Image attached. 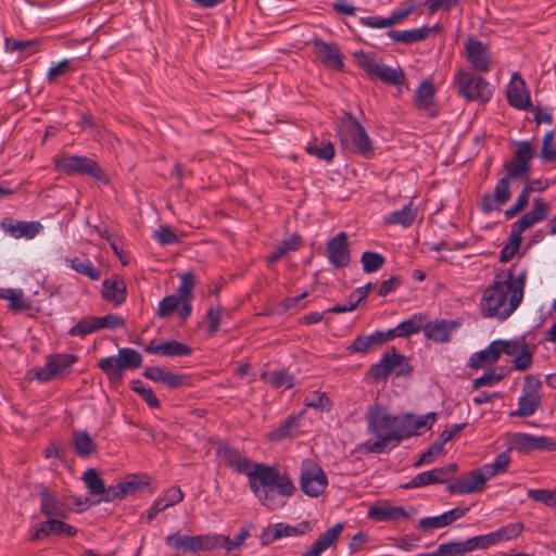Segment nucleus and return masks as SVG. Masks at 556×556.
Segmentation results:
<instances>
[{
    "mask_svg": "<svg viewBox=\"0 0 556 556\" xmlns=\"http://www.w3.org/2000/svg\"><path fill=\"white\" fill-rule=\"evenodd\" d=\"M301 533H304V531H299L296 528L292 526L280 522L276 523L275 526L268 527L263 532L262 542L263 544H269L283 536H292Z\"/></svg>",
    "mask_w": 556,
    "mask_h": 556,
    "instance_id": "c9c22d12",
    "label": "nucleus"
},
{
    "mask_svg": "<svg viewBox=\"0 0 556 556\" xmlns=\"http://www.w3.org/2000/svg\"><path fill=\"white\" fill-rule=\"evenodd\" d=\"M73 445L76 454L81 458H87L97 451L96 443L86 431L74 432Z\"/></svg>",
    "mask_w": 556,
    "mask_h": 556,
    "instance_id": "e433bc0d",
    "label": "nucleus"
},
{
    "mask_svg": "<svg viewBox=\"0 0 556 556\" xmlns=\"http://www.w3.org/2000/svg\"><path fill=\"white\" fill-rule=\"evenodd\" d=\"M509 450H516L523 454L534 452L535 435L523 432L514 433L509 440Z\"/></svg>",
    "mask_w": 556,
    "mask_h": 556,
    "instance_id": "ea45409f",
    "label": "nucleus"
},
{
    "mask_svg": "<svg viewBox=\"0 0 556 556\" xmlns=\"http://www.w3.org/2000/svg\"><path fill=\"white\" fill-rule=\"evenodd\" d=\"M549 211V205L545 203L541 198L533 200V207L527 212L521 218L515 222L511 226V230L521 236V233L534 224L546 218Z\"/></svg>",
    "mask_w": 556,
    "mask_h": 556,
    "instance_id": "b1692460",
    "label": "nucleus"
},
{
    "mask_svg": "<svg viewBox=\"0 0 556 556\" xmlns=\"http://www.w3.org/2000/svg\"><path fill=\"white\" fill-rule=\"evenodd\" d=\"M40 511L48 518H66L70 509L53 492L45 488L40 492Z\"/></svg>",
    "mask_w": 556,
    "mask_h": 556,
    "instance_id": "cd10ccee",
    "label": "nucleus"
},
{
    "mask_svg": "<svg viewBox=\"0 0 556 556\" xmlns=\"http://www.w3.org/2000/svg\"><path fill=\"white\" fill-rule=\"evenodd\" d=\"M0 298L9 301V308L14 313L28 311L31 307L29 301L24 299L22 290L5 289L0 291Z\"/></svg>",
    "mask_w": 556,
    "mask_h": 556,
    "instance_id": "4c0bfd02",
    "label": "nucleus"
},
{
    "mask_svg": "<svg viewBox=\"0 0 556 556\" xmlns=\"http://www.w3.org/2000/svg\"><path fill=\"white\" fill-rule=\"evenodd\" d=\"M523 531V525L520 522L508 523L496 531L477 535L464 540L468 554L477 549H486L500 542L509 541L518 538Z\"/></svg>",
    "mask_w": 556,
    "mask_h": 556,
    "instance_id": "6e6552de",
    "label": "nucleus"
},
{
    "mask_svg": "<svg viewBox=\"0 0 556 556\" xmlns=\"http://www.w3.org/2000/svg\"><path fill=\"white\" fill-rule=\"evenodd\" d=\"M307 153L318 157L319 160L330 162L334 157V147L330 141L323 140L321 142H311L306 147Z\"/></svg>",
    "mask_w": 556,
    "mask_h": 556,
    "instance_id": "a18cd8bd",
    "label": "nucleus"
},
{
    "mask_svg": "<svg viewBox=\"0 0 556 556\" xmlns=\"http://www.w3.org/2000/svg\"><path fill=\"white\" fill-rule=\"evenodd\" d=\"M459 327L455 320H435L424 326L422 331L428 340L437 343H447L451 341V333Z\"/></svg>",
    "mask_w": 556,
    "mask_h": 556,
    "instance_id": "bb28decb",
    "label": "nucleus"
},
{
    "mask_svg": "<svg viewBox=\"0 0 556 556\" xmlns=\"http://www.w3.org/2000/svg\"><path fill=\"white\" fill-rule=\"evenodd\" d=\"M439 26L407 29V30H389L387 35L396 42L412 45L414 42L422 41L429 37L432 30L438 29Z\"/></svg>",
    "mask_w": 556,
    "mask_h": 556,
    "instance_id": "2f4dec72",
    "label": "nucleus"
},
{
    "mask_svg": "<svg viewBox=\"0 0 556 556\" xmlns=\"http://www.w3.org/2000/svg\"><path fill=\"white\" fill-rule=\"evenodd\" d=\"M469 511L468 507H456L439 516L425 517L419 520L418 528L421 531H431L452 525Z\"/></svg>",
    "mask_w": 556,
    "mask_h": 556,
    "instance_id": "a878e982",
    "label": "nucleus"
},
{
    "mask_svg": "<svg viewBox=\"0 0 556 556\" xmlns=\"http://www.w3.org/2000/svg\"><path fill=\"white\" fill-rule=\"evenodd\" d=\"M304 404L307 407L318 408L321 410H330L332 407V403L330 399L324 392H314L311 395L306 396L304 400Z\"/></svg>",
    "mask_w": 556,
    "mask_h": 556,
    "instance_id": "680f3d73",
    "label": "nucleus"
},
{
    "mask_svg": "<svg viewBox=\"0 0 556 556\" xmlns=\"http://www.w3.org/2000/svg\"><path fill=\"white\" fill-rule=\"evenodd\" d=\"M66 263L76 273L88 277L91 280H99L101 277V270L93 266L92 262L88 258L73 257L66 258Z\"/></svg>",
    "mask_w": 556,
    "mask_h": 556,
    "instance_id": "58836bf2",
    "label": "nucleus"
},
{
    "mask_svg": "<svg viewBox=\"0 0 556 556\" xmlns=\"http://www.w3.org/2000/svg\"><path fill=\"white\" fill-rule=\"evenodd\" d=\"M367 516L378 521L409 518V514L403 507L390 505H374L369 508Z\"/></svg>",
    "mask_w": 556,
    "mask_h": 556,
    "instance_id": "473e14b6",
    "label": "nucleus"
},
{
    "mask_svg": "<svg viewBox=\"0 0 556 556\" xmlns=\"http://www.w3.org/2000/svg\"><path fill=\"white\" fill-rule=\"evenodd\" d=\"M456 85L459 96L467 101L488 102L492 97L490 84L472 73L459 71L456 74Z\"/></svg>",
    "mask_w": 556,
    "mask_h": 556,
    "instance_id": "0eeeda50",
    "label": "nucleus"
},
{
    "mask_svg": "<svg viewBox=\"0 0 556 556\" xmlns=\"http://www.w3.org/2000/svg\"><path fill=\"white\" fill-rule=\"evenodd\" d=\"M542 382L534 376L525 377L522 394L518 400V408L511 412V417L526 418L532 416L541 406L540 389Z\"/></svg>",
    "mask_w": 556,
    "mask_h": 556,
    "instance_id": "9b49d317",
    "label": "nucleus"
},
{
    "mask_svg": "<svg viewBox=\"0 0 556 556\" xmlns=\"http://www.w3.org/2000/svg\"><path fill=\"white\" fill-rule=\"evenodd\" d=\"M467 60L472 68L479 73H488L491 70V56L488 47L475 39L468 38L465 42Z\"/></svg>",
    "mask_w": 556,
    "mask_h": 556,
    "instance_id": "aec40b11",
    "label": "nucleus"
},
{
    "mask_svg": "<svg viewBox=\"0 0 556 556\" xmlns=\"http://www.w3.org/2000/svg\"><path fill=\"white\" fill-rule=\"evenodd\" d=\"M7 47L12 51H26L28 53H34L37 50V47L40 43L39 39L31 40H15V39H7Z\"/></svg>",
    "mask_w": 556,
    "mask_h": 556,
    "instance_id": "338daca9",
    "label": "nucleus"
},
{
    "mask_svg": "<svg viewBox=\"0 0 556 556\" xmlns=\"http://www.w3.org/2000/svg\"><path fill=\"white\" fill-rule=\"evenodd\" d=\"M343 523H336L321 533L307 551L300 556H320L327 548L331 547L343 530Z\"/></svg>",
    "mask_w": 556,
    "mask_h": 556,
    "instance_id": "c756f323",
    "label": "nucleus"
},
{
    "mask_svg": "<svg viewBox=\"0 0 556 556\" xmlns=\"http://www.w3.org/2000/svg\"><path fill=\"white\" fill-rule=\"evenodd\" d=\"M131 389L141 396L151 407H159L160 401L154 394L153 390L149 387H144L140 380L131 381Z\"/></svg>",
    "mask_w": 556,
    "mask_h": 556,
    "instance_id": "e2e57ef3",
    "label": "nucleus"
},
{
    "mask_svg": "<svg viewBox=\"0 0 556 556\" xmlns=\"http://www.w3.org/2000/svg\"><path fill=\"white\" fill-rule=\"evenodd\" d=\"M1 228L15 239H33L41 231L42 225L39 222H17L8 218L1 223Z\"/></svg>",
    "mask_w": 556,
    "mask_h": 556,
    "instance_id": "c85d7f7f",
    "label": "nucleus"
},
{
    "mask_svg": "<svg viewBox=\"0 0 556 556\" xmlns=\"http://www.w3.org/2000/svg\"><path fill=\"white\" fill-rule=\"evenodd\" d=\"M339 137L341 143L345 148L353 150L366 159L372 156V142L366 134L365 128L353 117L352 114L344 113L341 118Z\"/></svg>",
    "mask_w": 556,
    "mask_h": 556,
    "instance_id": "20e7f679",
    "label": "nucleus"
},
{
    "mask_svg": "<svg viewBox=\"0 0 556 556\" xmlns=\"http://www.w3.org/2000/svg\"><path fill=\"white\" fill-rule=\"evenodd\" d=\"M363 270L367 274L378 271L386 263V258L378 252L365 251L361 256Z\"/></svg>",
    "mask_w": 556,
    "mask_h": 556,
    "instance_id": "8fccbe9b",
    "label": "nucleus"
},
{
    "mask_svg": "<svg viewBox=\"0 0 556 556\" xmlns=\"http://www.w3.org/2000/svg\"><path fill=\"white\" fill-rule=\"evenodd\" d=\"M326 253L329 263L333 267H346L351 261L348 235L344 231H341L331 238L327 243Z\"/></svg>",
    "mask_w": 556,
    "mask_h": 556,
    "instance_id": "a211bd4d",
    "label": "nucleus"
},
{
    "mask_svg": "<svg viewBox=\"0 0 556 556\" xmlns=\"http://www.w3.org/2000/svg\"><path fill=\"white\" fill-rule=\"evenodd\" d=\"M554 141L555 132L553 130L547 131L543 138L541 149V157L544 162L556 161V146Z\"/></svg>",
    "mask_w": 556,
    "mask_h": 556,
    "instance_id": "bf43d9fd",
    "label": "nucleus"
},
{
    "mask_svg": "<svg viewBox=\"0 0 556 556\" xmlns=\"http://www.w3.org/2000/svg\"><path fill=\"white\" fill-rule=\"evenodd\" d=\"M34 529L35 531L30 536L31 541H40L49 535L71 538L77 533L76 528L56 518H48L47 521L36 525Z\"/></svg>",
    "mask_w": 556,
    "mask_h": 556,
    "instance_id": "412c9836",
    "label": "nucleus"
},
{
    "mask_svg": "<svg viewBox=\"0 0 556 556\" xmlns=\"http://www.w3.org/2000/svg\"><path fill=\"white\" fill-rule=\"evenodd\" d=\"M216 454L227 467L248 476L252 492L268 509L274 510L280 506L275 494L291 496L295 491L293 482L287 475H281L273 466L253 463L238 448L226 442L217 444Z\"/></svg>",
    "mask_w": 556,
    "mask_h": 556,
    "instance_id": "f257e3e1",
    "label": "nucleus"
},
{
    "mask_svg": "<svg viewBox=\"0 0 556 556\" xmlns=\"http://www.w3.org/2000/svg\"><path fill=\"white\" fill-rule=\"evenodd\" d=\"M533 191H534V189L531 187V185L526 184V186L521 190L520 194L518 195L515 204L505 212V216L507 219L513 218L514 216H516L520 211H522L527 206V204L529 202V195Z\"/></svg>",
    "mask_w": 556,
    "mask_h": 556,
    "instance_id": "13d9d810",
    "label": "nucleus"
},
{
    "mask_svg": "<svg viewBox=\"0 0 556 556\" xmlns=\"http://www.w3.org/2000/svg\"><path fill=\"white\" fill-rule=\"evenodd\" d=\"M496 349L498 350V357L502 354L515 356L527 342L525 338H519L516 340H495Z\"/></svg>",
    "mask_w": 556,
    "mask_h": 556,
    "instance_id": "6e6d98bb",
    "label": "nucleus"
},
{
    "mask_svg": "<svg viewBox=\"0 0 556 556\" xmlns=\"http://www.w3.org/2000/svg\"><path fill=\"white\" fill-rule=\"evenodd\" d=\"M509 448L506 452L498 454L495 462L492 464H485L482 469L486 477L490 479L498 473L505 472L510 463Z\"/></svg>",
    "mask_w": 556,
    "mask_h": 556,
    "instance_id": "de8ad7c7",
    "label": "nucleus"
},
{
    "mask_svg": "<svg viewBox=\"0 0 556 556\" xmlns=\"http://www.w3.org/2000/svg\"><path fill=\"white\" fill-rule=\"evenodd\" d=\"M521 243V236L515 232L514 230L510 231V235L508 237L507 244L502 249L501 251V262L506 263L509 262L515 254L518 252L519 247Z\"/></svg>",
    "mask_w": 556,
    "mask_h": 556,
    "instance_id": "4d7b16f0",
    "label": "nucleus"
},
{
    "mask_svg": "<svg viewBox=\"0 0 556 556\" xmlns=\"http://www.w3.org/2000/svg\"><path fill=\"white\" fill-rule=\"evenodd\" d=\"M55 168L66 175H89L102 179L103 173L96 161L87 156L63 155L54 160Z\"/></svg>",
    "mask_w": 556,
    "mask_h": 556,
    "instance_id": "f8f14e48",
    "label": "nucleus"
},
{
    "mask_svg": "<svg viewBox=\"0 0 556 556\" xmlns=\"http://www.w3.org/2000/svg\"><path fill=\"white\" fill-rule=\"evenodd\" d=\"M415 104L418 110L429 117H435L439 113L435 102V89L430 79L420 83L415 91Z\"/></svg>",
    "mask_w": 556,
    "mask_h": 556,
    "instance_id": "4be33fe9",
    "label": "nucleus"
},
{
    "mask_svg": "<svg viewBox=\"0 0 556 556\" xmlns=\"http://www.w3.org/2000/svg\"><path fill=\"white\" fill-rule=\"evenodd\" d=\"M301 243V238L298 235H293L291 238L282 240L277 248L270 253L267 261L269 264H274L281 260L288 252L295 251Z\"/></svg>",
    "mask_w": 556,
    "mask_h": 556,
    "instance_id": "c03bdc74",
    "label": "nucleus"
},
{
    "mask_svg": "<svg viewBox=\"0 0 556 556\" xmlns=\"http://www.w3.org/2000/svg\"><path fill=\"white\" fill-rule=\"evenodd\" d=\"M101 295L105 301L114 303L115 305L124 303L127 295V288L124 279L118 276L105 279L102 282Z\"/></svg>",
    "mask_w": 556,
    "mask_h": 556,
    "instance_id": "7c9ffc66",
    "label": "nucleus"
},
{
    "mask_svg": "<svg viewBox=\"0 0 556 556\" xmlns=\"http://www.w3.org/2000/svg\"><path fill=\"white\" fill-rule=\"evenodd\" d=\"M498 358V350L496 349L495 342L492 341L486 349L471 355L468 366L478 369L486 364L491 365L496 363Z\"/></svg>",
    "mask_w": 556,
    "mask_h": 556,
    "instance_id": "f704fd0d",
    "label": "nucleus"
},
{
    "mask_svg": "<svg viewBox=\"0 0 556 556\" xmlns=\"http://www.w3.org/2000/svg\"><path fill=\"white\" fill-rule=\"evenodd\" d=\"M416 218V210L412 205H405L399 211H394L386 217V223L391 225L410 226Z\"/></svg>",
    "mask_w": 556,
    "mask_h": 556,
    "instance_id": "a19ab883",
    "label": "nucleus"
},
{
    "mask_svg": "<svg viewBox=\"0 0 556 556\" xmlns=\"http://www.w3.org/2000/svg\"><path fill=\"white\" fill-rule=\"evenodd\" d=\"M75 67L73 66V62L71 60H63L59 63L53 64L47 75V79L49 84H53L58 77L65 75L66 73L74 72Z\"/></svg>",
    "mask_w": 556,
    "mask_h": 556,
    "instance_id": "0e129e2a",
    "label": "nucleus"
},
{
    "mask_svg": "<svg viewBox=\"0 0 556 556\" xmlns=\"http://www.w3.org/2000/svg\"><path fill=\"white\" fill-rule=\"evenodd\" d=\"M457 469L458 466L455 463H452L443 467L420 472L417 476H415L409 482L403 484L402 488L416 489L435 483H444L456 473Z\"/></svg>",
    "mask_w": 556,
    "mask_h": 556,
    "instance_id": "2eb2a0df",
    "label": "nucleus"
},
{
    "mask_svg": "<svg viewBox=\"0 0 556 556\" xmlns=\"http://www.w3.org/2000/svg\"><path fill=\"white\" fill-rule=\"evenodd\" d=\"M534 350L529 346L528 343L522 345V349L515 355L513 359L514 368L518 371L528 370L533 363Z\"/></svg>",
    "mask_w": 556,
    "mask_h": 556,
    "instance_id": "3c124183",
    "label": "nucleus"
},
{
    "mask_svg": "<svg viewBox=\"0 0 556 556\" xmlns=\"http://www.w3.org/2000/svg\"><path fill=\"white\" fill-rule=\"evenodd\" d=\"M489 480L483 469L472 470L469 473L462 476L459 479L450 483L446 490L451 494H469L477 493L484 489L485 482Z\"/></svg>",
    "mask_w": 556,
    "mask_h": 556,
    "instance_id": "6ab92c4d",
    "label": "nucleus"
},
{
    "mask_svg": "<svg viewBox=\"0 0 556 556\" xmlns=\"http://www.w3.org/2000/svg\"><path fill=\"white\" fill-rule=\"evenodd\" d=\"M437 419L435 413H428L421 416L405 414L397 416V445L409 437L418 434V429H430Z\"/></svg>",
    "mask_w": 556,
    "mask_h": 556,
    "instance_id": "ddd939ff",
    "label": "nucleus"
},
{
    "mask_svg": "<svg viewBox=\"0 0 556 556\" xmlns=\"http://www.w3.org/2000/svg\"><path fill=\"white\" fill-rule=\"evenodd\" d=\"M526 286V271L514 277L513 270L501 271L481 298V313L484 317L507 319L520 305Z\"/></svg>",
    "mask_w": 556,
    "mask_h": 556,
    "instance_id": "f03ea898",
    "label": "nucleus"
},
{
    "mask_svg": "<svg viewBox=\"0 0 556 556\" xmlns=\"http://www.w3.org/2000/svg\"><path fill=\"white\" fill-rule=\"evenodd\" d=\"M421 321L419 315H414L412 318L400 323L395 328L391 329L394 338H407L410 334L419 332L424 328Z\"/></svg>",
    "mask_w": 556,
    "mask_h": 556,
    "instance_id": "79ce46f5",
    "label": "nucleus"
},
{
    "mask_svg": "<svg viewBox=\"0 0 556 556\" xmlns=\"http://www.w3.org/2000/svg\"><path fill=\"white\" fill-rule=\"evenodd\" d=\"M98 330L97 326V316H87L81 318L74 327L68 330V334L71 336H79L84 337L88 333L94 332Z\"/></svg>",
    "mask_w": 556,
    "mask_h": 556,
    "instance_id": "5fc2aeb1",
    "label": "nucleus"
},
{
    "mask_svg": "<svg viewBox=\"0 0 556 556\" xmlns=\"http://www.w3.org/2000/svg\"><path fill=\"white\" fill-rule=\"evenodd\" d=\"M371 348H376L374 344V340L371 336H359L357 337L348 348L346 350L350 353H366Z\"/></svg>",
    "mask_w": 556,
    "mask_h": 556,
    "instance_id": "774afa93",
    "label": "nucleus"
},
{
    "mask_svg": "<svg viewBox=\"0 0 556 556\" xmlns=\"http://www.w3.org/2000/svg\"><path fill=\"white\" fill-rule=\"evenodd\" d=\"M191 354V349L176 340H172L165 343H162V355L163 356H188Z\"/></svg>",
    "mask_w": 556,
    "mask_h": 556,
    "instance_id": "052dcab7",
    "label": "nucleus"
},
{
    "mask_svg": "<svg viewBox=\"0 0 556 556\" xmlns=\"http://www.w3.org/2000/svg\"><path fill=\"white\" fill-rule=\"evenodd\" d=\"M229 536L222 534H201L192 535V546H194V553L200 551H211L222 545V543H228Z\"/></svg>",
    "mask_w": 556,
    "mask_h": 556,
    "instance_id": "72a5a7b5",
    "label": "nucleus"
},
{
    "mask_svg": "<svg viewBox=\"0 0 556 556\" xmlns=\"http://www.w3.org/2000/svg\"><path fill=\"white\" fill-rule=\"evenodd\" d=\"M166 544L175 549H181L182 552L194 553V546H192V535H182L179 533L169 534L165 538Z\"/></svg>",
    "mask_w": 556,
    "mask_h": 556,
    "instance_id": "864d4df0",
    "label": "nucleus"
},
{
    "mask_svg": "<svg viewBox=\"0 0 556 556\" xmlns=\"http://www.w3.org/2000/svg\"><path fill=\"white\" fill-rule=\"evenodd\" d=\"M300 484L307 496L317 497L326 490L328 479L318 464L311 458H306L301 464Z\"/></svg>",
    "mask_w": 556,
    "mask_h": 556,
    "instance_id": "1a4fd4ad",
    "label": "nucleus"
},
{
    "mask_svg": "<svg viewBox=\"0 0 556 556\" xmlns=\"http://www.w3.org/2000/svg\"><path fill=\"white\" fill-rule=\"evenodd\" d=\"M312 42L315 47V53L326 66L342 71L343 54L336 43L326 42L319 38H314Z\"/></svg>",
    "mask_w": 556,
    "mask_h": 556,
    "instance_id": "393cba45",
    "label": "nucleus"
},
{
    "mask_svg": "<svg viewBox=\"0 0 556 556\" xmlns=\"http://www.w3.org/2000/svg\"><path fill=\"white\" fill-rule=\"evenodd\" d=\"M181 303V299L177 295H167L162 299L156 309V316L160 318H167L176 312Z\"/></svg>",
    "mask_w": 556,
    "mask_h": 556,
    "instance_id": "603ef678",
    "label": "nucleus"
},
{
    "mask_svg": "<svg viewBox=\"0 0 556 556\" xmlns=\"http://www.w3.org/2000/svg\"><path fill=\"white\" fill-rule=\"evenodd\" d=\"M142 364L141 354L130 348L118 350V356L101 358L98 362L99 368L106 375L108 379L115 383L123 380V371L126 369L139 368Z\"/></svg>",
    "mask_w": 556,
    "mask_h": 556,
    "instance_id": "39448f33",
    "label": "nucleus"
},
{
    "mask_svg": "<svg viewBox=\"0 0 556 556\" xmlns=\"http://www.w3.org/2000/svg\"><path fill=\"white\" fill-rule=\"evenodd\" d=\"M368 431L377 437L368 440L363 448L367 453L381 454L397 446V416H391L382 406H370L367 412Z\"/></svg>",
    "mask_w": 556,
    "mask_h": 556,
    "instance_id": "7ed1b4c3",
    "label": "nucleus"
},
{
    "mask_svg": "<svg viewBox=\"0 0 556 556\" xmlns=\"http://www.w3.org/2000/svg\"><path fill=\"white\" fill-rule=\"evenodd\" d=\"M261 378L274 388L291 389L294 384L293 376L285 371L264 372Z\"/></svg>",
    "mask_w": 556,
    "mask_h": 556,
    "instance_id": "49530a36",
    "label": "nucleus"
},
{
    "mask_svg": "<svg viewBox=\"0 0 556 556\" xmlns=\"http://www.w3.org/2000/svg\"><path fill=\"white\" fill-rule=\"evenodd\" d=\"M508 103L519 110L533 109L525 80L518 73H514L507 87Z\"/></svg>",
    "mask_w": 556,
    "mask_h": 556,
    "instance_id": "5701e85b",
    "label": "nucleus"
},
{
    "mask_svg": "<svg viewBox=\"0 0 556 556\" xmlns=\"http://www.w3.org/2000/svg\"><path fill=\"white\" fill-rule=\"evenodd\" d=\"M528 496L534 501L545 504L546 506L556 508V490L555 491L545 490V489L529 490Z\"/></svg>",
    "mask_w": 556,
    "mask_h": 556,
    "instance_id": "69168bd1",
    "label": "nucleus"
},
{
    "mask_svg": "<svg viewBox=\"0 0 556 556\" xmlns=\"http://www.w3.org/2000/svg\"><path fill=\"white\" fill-rule=\"evenodd\" d=\"M518 148L510 161L505 162L504 168L509 173V177L523 178L530 172V162L533 157V150L528 141L517 143Z\"/></svg>",
    "mask_w": 556,
    "mask_h": 556,
    "instance_id": "dca6fc26",
    "label": "nucleus"
},
{
    "mask_svg": "<svg viewBox=\"0 0 556 556\" xmlns=\"http://www.w3.org/2000/svg\"><path fill=\"white\" fill-rule=\"evenodd\" d=\"M432 554H434V556H471L468 554L464 541H453L440 544Z\"/></svg>",
    "mask_w": 556,
    "mask_h": 556,
    "instance_id": "09e8293b",
    "label": "nucleus"
},
{
    "mask_svg": "<svg viewBox=\"0 0 556 556\" xmlns=\"http://www.w3.org/2000/svg\"><path fill=\"white\" fill-rule=\"evenodd\" d=\"M77 361L74 354L52 355L43 367L35 369V377L41 382H48L62 376Z\"/></svg>",
    "mask_w": 556,
    "mask_h": 556,
    "instance_id": "4468645a",
    "label": "nucleus"
},
{
    "mask_svg": "<svg viewBox=\"0 0 556 556\" xmlns=\"http://www.w3.org/2000/svg\"><path fill=\"white\" fill-rule=\"evenodd\" d=\"M83 481L88 489L89 494L97 496L104 493L105 483L94 468H89L84 472Z\"/></svg>",
    "mask_w": 556,
    "mask_h": 556,
    "instance_id": "37998d69",
    "label": "nucleus"
},
{
    "mask_svg": "<svg viewBox=\"0 0 556 556\" xmlns=\"http://www.w3.org/2000/svg\"><path fill=\"white\" fill-rule=\"evenodd\" d=\"M513 179H518L517 177H509V173L507 172L506 176L501 178L495 188L494 192L486 193L482 197L481 200V210L484 213H491L494 211H498L502 205H504L511 195L510 191V181Z\"/></svg>",
    "mask_w": 556,
    "mask_h": 556,
    "instance_id": "f3484780",
    "label": "nucleus"
},
{
    "mask_svg": "<svg viewBox=\"0 0 556 556\" xmlns=\"http://www.w3.org/2000/svg\"><path fill=\"white\" fill-rule=\"evenodd\" d=\"M410 367L404 355L396 353H384L381 359L372 364L369 368V375L376 381H386L391 374L397 377L408 375Z\"/></svg>",
    "mask_w": 556,
    "mask_h": 556,
    "instance_id": "9d476101",
    "label": "nucleus"
},
{
    "mask_svg": "<svg viewBox=\"0 0 556 556\" xmlns=\"http://www.w3.org/2000/svg\"><path fill=\"white\" fill-rule=\"evenodd\" d=\"M354 56L357 64L363 70H365L369 75L378 77L383 83L401 86L406 80L405 74L400 67H390L377 60L375 55L359 51L356 52Z\"/></svg>",
    "mask_w": 556,
    "mask_h": 556,
    "instance_id": "423d86ee",
    "label": "nucleus"
}]
</instances>
